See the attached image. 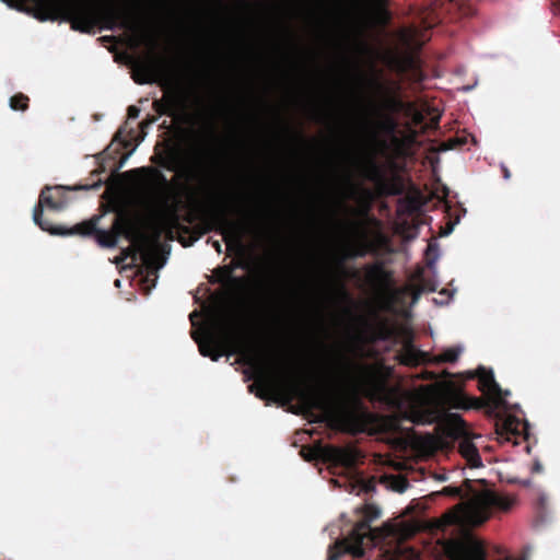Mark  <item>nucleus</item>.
<instances>
[{
    "label": "nucleus",
    "mask_w": 560,
    "mask_h": 560,
    "mask_svg": "<svg viewBox=\"0 0 560 560\" xmlns=\"http://www.w3.org/2000/svg\"><path fill=\"white\" fill-rule=\"evenodd\" d=\"M192 338L198 343L201 355L209 357L212 361H218L225 351L240 354L243 362L257 373L256 382L260 386L257 397L264 399L271 393L299 396L310 410L323 412L320 421L327 420L331 427L352 434L365 431L371 417L366 410L335 412L322 395L304 390L296 374L270 369L275 366V355L270 347L262 340L252 341L244 338L225 318H217L214 331L208 334L207 340L200 341L197 332H192Z\"/></svg>",
    "instance_id": "1"
},
{
    "label": "nucleus",
    "mask_w": 560,
    "mask_h": 560,
    "mask_svg": "<svg viewBox=\"0 0 560 560\" xmlns=\"http://www.w3.org/2000/svg\"><path fill=\"white\" fill-rule=\"evenodd\" d=\"M93 236L98 246L103 248H114L117 246L119 238L122 236L130 242V245L121 249V259L131 258L135 262L140 257L148 269H158L163 262L159 264V234L153 244L142 233L139 226L138 218L131 211L119 208L109 230L98 228L95 222V231L90 235Z\"/></svg>",
    "instance_id": "2"
},
{
    "label": "nucleus",
    "mask_w": 560,
    "mask_h": 560,
    "mask_svg": "<svg viewBox=\"0 0 560 560\" xmlns=\"http://www.w3.org/2000/svg\"><path fill=\"white\" fill-rule=\"evenodd\" d=\"M221 150L218 147V136L213 126L202 130H186L185 161L182 166L201 178L207 191L213 183L214 171L221 162Z\"/></svg>",
    "instance_id": "3"
},
{
    "label": "nucleus",
    "mask_w": 560,
    "mask_h": 560,
    "mask_svg": "<svg viewBox=\"0 0 560 560\" xmlns=\"http://www.w3.org/2000/svg\"><path fill=\"white\" fill-rule=\"evenodd\" d=\"M101 186V180L94 184L78 185L74 187L65 186H46L40 195L38 203L33 210V220L43 231L49 232L52 235H80L90 236L95 231V222L100 221V217H93L90 220L75 224L73 228L67 229L63 226H55L50 222L43 219V208L46 207L54 211H60L66 208L68 203L67 190H90L97 189Z\"/></svg>",
    "instance_id": "4"
},
{
    "label": "nucleus",
    "mask_w": 560,
    "mask_h": 560,
    "mask_svg": "<svg viewBox=\"0 0 560 560\" xmlns=\"http://www.w3.org/2000/svg\"><path fill=\"white\" fill-rule=\"evenodd\" d=\"M168 224L178 232V242L184 247L192 246L203 234L215 230L223 236L230 255L241 254L244 250L243 241L245 233L248 231L245 225L231 221L223 211L213 212L205 228H189L182 224L175 212L170 215Z\"/></svg>",
    "instance_id": "5"
},
{
    "label": "nucleus",
    "mask_w": 560,
    "mask_h": 560,
    "mask_svg": "<svg viewBox=\"0 0 560 560\" xmlns=\"http://www.w3.org/2000/svg\"><path fill=\"white\" fill-rule=\"evenodd\" d=\"M361 512L363 520L359 521L350 534L334 542L328 549L327 560H338L342 555L349 553L355 559L364 556L365 547H374L383 538L381 528H372L371 523L380 517L381 511L373 504H365Z\"/></svg>",
    "instance_id": "6"
},
{
    "label": "nucleus",
    "mask_w": 560,
    "mask_h": 560,
    "mask_svg": "<svg viewBox=\"0 0 560 560\" xmlns=\"http://www.w3.org/2000/svg\"><path fill=\"white\" fill-rule=\"evenodd\" d=\"M515 500L495 491L476 492L469 500L458 503L447 516L450 522L458 525L479 526L489 520L493 510L508 512Z\"/></svg>",
    "instance_id": "7"
},
{
    "label": "nucleus",
    "mask_w": 560,
    "mask_h": 560,
    "mask_svg": "<svg viewBox=\"0 0 560 560\" xmlns=\"http://www.w3.org/2000/svg\"><path fill=\"white\" fill-rule=\"evenodd\" d=\"M398 124L393 115L384 114L382 110L375 112V119H364L361 125L362 135L378 149H388L387 141L382 139V135L390 137L392 143L396 148L402 145V141L396 137Z\"/></svg>",
    "instance_id": "8"
},
{
    "label": "nucleus",
    "mask_w": 560,
    "mask_h": 560,
    "mask_svg": "<svg viewBox=\"0 0 560 560\" xmlns=\"http://www.w3.org/2000/svg\"><path fill=\"white\" fill-rule=\"evenodd\" d=\"M300 454L306 462L315 460L322 456L327 462L347 469L354 468L364 458L362 452L354 446L330 445L323 447L318 444L314 447H303Z\"/></svg>",
    "instance_id": "9"
},
{
    "label": "nucleus",
    "mask_w": 560,
    "mask_h": 560,
    "mask_svg": "<svg viewBox=\"0 0 560 560\" xmlns=\"http://www.w3.org/2000/svg\"><path fill=\"white\" fill-rule=\"evenodd\" d=\"M364 271L366 284L377 294L394 296L398 293L394 288V273L383 262L366 265Z\"/></svg>",
    "instance_id": "10"
},
{
    "label": "nucleus",
    "mask_w": 560,
    "mask_h": 560,
    "mask_svg": "<svg viewBox=\"0 0 560 560\" xmlns=\"http://www.w3.org/2000/svg\"><path fill=\"white\" fill-rule=\"evenodd\" d=\"M364 177L375 183L378 188L386 195L399 196L405 191V184L399 175L386 178L374 160H370L364 171Z\"/></svg>",
    "instance_id": "11"
},
{
    "label": "nucleus",
    "mask_w": 560,
    "mask_h": 560,
    "mask_svg": "<svg viewBox=\"0 0 560 560\" xmlns=\"http://www.w3.org/2000/svg\"><path fill=\"white\" fill-rule=\"evenodd\" d=\"M451 560H487L482 544L475 539L451 540L445 546Z\"/></svg>",
    "instance_id": "12"
},
{
    "label": "nucleus",
    "mask_w": 560,
    "mask_h": 560,
    "mask_svg": "<svg viewBox=\"0 0 560 560\" xmlns=\"http://www.w3.org/2000/svg\"><path fill=\"white\" fill-rule=\"evenodd\" d=\"M469 378L478 380V387L483 394L494 397L497 399H501V388L499 384L494 380L493 372L491 370L486 369L485 366H479L474 372H468Z\"/></svg>",
    "instance_id": "13"
},
{
    "label": "nucleus",
    "mask_w": 560,
    "mask_h": 560,
    "mask_svg": "<svg viewBox=\"0 0 560 560\" xmlns=\"http://www.w3.org/2000/svg\"><path fill=\"white\" fill-rule=\"evenodd\" d=\"M152 106L159 115L177 116L183 109V102L178 90H168L161 100H155Z\"/></svg>",
    "instance_id": "14"
},
{
    "label": "nucleus",
    "mask_w": 560,
    "mask_h": 560,
    "mask_svg": "<svg viewBox=\"0 0 560 560\" xmlns=\"http://www.w3.org/2000/svg\"><path fill=\"white\" fill-rule=\"evenodd\" d=\"M397 360L400 364L407 366H418L420 364L430 363V355L412 345L411 339L404 342L401 349L397 353Z\"/></svg>",
    "instance_id": "15"
},
{
    "label": "nucleus",
    "mask_w": 560,
    "mask_h": 560,
    "mask_svg": "<svg viewBox=\"0 0 560 560\" xmlns=\"http://www.w3.org/2000/svg\"><path fill=\"white\" fill-rule=\"evenodd\" d=\"M521 421L515 416H508L495 423V433L501 441L510 442L521 435Z\"/></svg>",
    "instance_id": "16"
},
{
    "label": "nucleus",
    "mask_w": 560,
    "mask_h": 560,
    "mask_svg": "<svg viewBox=\"0 0 560 560\" xmlns=\"http://www.w3.org/2000/svg\"><path fill=\"white\" fill-rule=\"evenodd\" d=\"M140 69L147 74V79L137 80L138 83H152L163 79L166 81V72L162 61L155 57L141 62Z\"/></svg>",
    "instance_id": "17"
},
{
    "label": "nucleus",
    "mask_w": 560,
    "mask_h": 560,
    "mask_svg": "<svg viewBox=\"0 0 560 560\" xmlns=\"http://www.w3.org/2000/svg\"><path fill=\"white\" fill-rule=\"evenodd\" d=\"M376 86L385 94V98L383 101L384 114L393 115L394 113H398L402 109L404 103L397 94V91L399 90L398 85L396 86V91H390L380 82H376Z\"/></svg>",
    "instance_id": "18"
},
{
    "label": "nucleus",
    "mask_w": 560,
    "mask_h": 560,
    "mask_svg": "<svg viewBox=\"0 0 560 560\" xmlns=\"http://www.w3.org/2000/svg\"><path fill=\"white\" fill-rule=\"evenodd\" d=\"M458 451L467 460L470 468H479L482 466L479 451L471 440L463 439L458 444Z\"/></svg>",
    "instance_id": "19"
},
{
    "label": "nucleus",
    "mask_w": 560,
    "mask_h": 560,
    "mask_svg": "<svg viewBox=\"0 0 560 560\" xmlns=\"http://www.w3.org/2000/svg\"><path fill=\"white\" fill-rule=\"evenodd\" d=\"M447 405L452 409L468 410L471 408H480L481 402L478 398H471L460 392L451 393L447 398Z\"/></svg>",
    "instance_id": "20"
},
{
    "label": "nucleus",
    "mask_w": 560,
    "mask_h": 560,
    "mask_svg": "<svg viewBox=\"0 0 560 560\" xmlns=\"http://www.w3.org/2000/svg\"><path fill=\"white\" fill-rule=\"evenodd\" d=\"M462 350L463 349L460 347L447 348L439 355L430 358V363H433V364L454 363L458 360V358L462 353Z\"/></svg>",
    "instance_id": "21"
},
{
    "label": "nucleus",
    "mask_w": 560,
    "mask_h": 560,
    "mask_svg": "<svg viewBox=\"0 0 560 560\" xmlns=\"http://www.w3.org/2000/svg\"><path fill=\"white\" fill-rule=\"evenodd\" d=\"M235 266L228 265L217 269L215 276L218 277V281L220 283L232 282L234 284H240L242 282L241 278L233 277Z\"/></svg>",
    "instance_id": "22"
},
{
    "label": "nucleus",
    "mask_w": 560,
    "mask_h": 560,
    "mask_svg": "<svg viewBox=\"0 0 560 560\" xmlns=\"http://www.w3.org/2000/svg\"><path fill=\"white\" fill-rule=\"evenodd\" d=\"M30 98L23 93H16L9 100V106L12 110L25 112L28 108Z\"/></svg>",
    "instance_id": "23"
},
{
    "label": "nucleus",
    "mask_w": 560,
    "mask_h": 560,
    "mask_svg": "<svg viewBox=\"0 0 560 560\" xmlns=\"http://www.w3.org/2000/svg\"><path fill=\"white\" fill-rule=\"evenodd\" d=\"M346 185H347V188H348V196L350 198H354L357 196V194H361L365 197H370L371 196V192L370 190L365 189V188H362L360 187L359 185L354 184L350 177H347L346 178Z\"/></svg>",
    "instance_id": "24"
},
{
    "label": "nucleus",
    "mask_w": 560,
    "mask_h": 560,
    "mask_svg": "<svg viewBox=\"0 0 560 560\" xmlns=\"http://www.w3.org/2000/svg\"><path fill=\"white\" fill-rule=\"evenodd\" d=\"M287 301L291 306H298L302 302V292L301 290H298L296 288L291 289L288 295Z\"/></svg>",
    "instance_id": "25"
},
{
    "label": "nucleus",
    "mask_w": 560,
    "mask_h": 560,
    "mask_svg": "<svg viewBox=\"0 0 560 560\" xmlns=\"http://www.w3.org/2000/svg\"><path fill=\"white\" fill-rule=\"evenodd\" d=\"M446 420H447L450 423H452V424H454V425H456V427H458V428H462V429H464V428H465V421H464V420H463V418H462L459 415H457V413H451V412H450V413H447V415H446Z\"/></svg>",
    "instance_id": "26"
},
{
    "label": "nucleus",
    "mask_w": 560,
    "mask_h": 560,
    "mask_svg": "<svg viewBox=\"0 0 560 560\" xmlns=\"http://www.w3.org/2000/svg\"><path fill=\"white\" fill-rule=\"evenodd\" d=\"M154 172V176H155V179L159 184H161L164 188H168L170 187V183L167 180V178L165 177V175L158 171V170H153Z\"/></svg>",
    "instance_id": "27"
},
{
    "label": "nucleus",
    "mask_w": 560,
    "mask_h": 560,
    "mask_svg": "<svg viewBox=\"0 0 560 560\" xmlns=\"http://www.w3.org/2000/svg\"><path fill=\"white\" fill-rule=\"evenodd\" d=\"M140 108L136 105H130L127 109V116L129 119H136L139 117Z\"/></svg>",
    "instance_id": "28"
},
{
    "label": "nucleus",
    "mask_w": 560,
    "mask_h": 560,
    "mask_svg": "<svg viewBox=\"0 0 560 560\" xmlns=\"http://www.w3.org/2000/svg\"><path fill=\"white\" fill-rule=\"evenodd\" d=\"M443 492L445 494H450L453 497H460L462 495V489L459 487H445L443 489Z\"/></svg>",
    "instance_id": "29"
},
{
    "label": "nucleus",
    "mask_w": 560,
    "mask_h": 560,
    "mask_svg": "<svg viewBox=\"0 0 560 560\" xmlns=\"http://www.w3.org/2000/svg\"><path fill=\"white\" fill-rule=\"evenodd\" d=\"M460 144H462V141H459L458 139H450L443 145H444V150H452V149L457 148Z\"/></svg>",
    "instance_id": "30"
},
{
    "label": "nucleus",
    "mask_w": 560,
    "mask_h": 560,
    "mask_svg": "<svg viewBox=\"0 0 560 560\" xmlns=\"http://www.w3.org/2000/svg\"><path fill=\"white\" fill-rule=\"evenodd\" d=\"M394 335V331L388 327H383L381 338L384 340L389 339Z\"/></svg>",
    "instance_id": "31"
},
{
    "label": "nucleus",
    "mask_w": 560,
    "mask_h": 560,
    "mask_svg": "<svg viewBox=\"0 0 560 560\" xmlns=\"http://www.w3.org/2000/svg\"><path fill=\"white\" fill-rule=\"evenodd\" d=\"M156 120V117L148 118L141 122V128L144 129L145 127H149L150 125L154 124Z\"/></svg>",
    "instance_id": "32"
},
{
    "label": "nucleus",
    "mask_w": 560,
    "mask_h": 560,
    "mask_svg": "<svg viewBox=\"0 0 560 560\" xmlns=\"http://www.w3.org/2000/svg\"><path fill=\"white\" fill-rule=\"evenodd\" d=\"M156 120V117L148 118L141 122V128L144 129L145 127H149L150 125L154 124Z\"/></svg>",
    "instance_id": "33"
},
{
    "label": "nucleus",
    "mask_w": 560,
    "mask_h": 560,
    "mask_svg": "<svg viewBox=\"0 0 560 560\" xmlns=\"http://www.w3.org/2000/svg\"><path fill=\"white\" fill-rule=\"evenodd\" d=\"M386 1L387 0H374L377 8L381 9V11H383L385 14H387V11L384 9Z\"/></svg>",
    "instance_id": "34"
},
{
    "label": "nucleus",
    "mask_w": 560,
    "mask_h": 560,
    "mask_svg": "<svg viewBox=\"0 0 560 560\" xmlns=\"http://www.w3.org/2000/svg\"><path fill=\"white\" fill-rule=\"evenodd\" d=\"M196 218L194 214L191 213H187L185 217H184V221L188 224H192L195 222Z\"/></svg>",
    "instance_id": "35"
},
{
    "label": "nucleus",
    "mask_w": 560,
    "mask_h": 560,
    "mask_svg": "<svg viewBox=\"0 0 560 560\" xmlns=\"http://www.w3.org/2000/svg\"><path fill=\"white\" fill-rule=\"evenodd\" d=\"M212 246H213V248L215 249V252L218 254H221L223 252L222 245H221V243L219 241H213L212 242Z\"/></svg>",
    "instance_id": "36"
},
{
    "label": "nucleus",
    "mask_w": 560,
    "mask_h": 560,
    "mask_svg": "<svg viewBox=\"0 0 560 560\" xmlns=\"http://www.w3.org/2000/svg\"><path fill=\"white\" fill-rule=\"evenodd\" d=\"M407 209H408L410 212H412V211H415V210H416V205H415L413 200H408V201H407Z\"/></svg>",
    "instance_id": "37"
},
{
    "label": "nucleus",
    "mask_w": 560,
    "mask_h": 560,
    "mask_svg": "<svg viewBox=\"0 0 560 560\" xmlns=\"http://www.w3.org/2000/svg\"><path fill=\"white\" fill-rule=\"evenodd\" d=\"M165 167L168 171H176V170H178V164L174 162V163H170V164L165 165Z\"/></svg>",
    "instance_id": "38"
},
{
    "label": "nucleus",
    "mask_w": 560,
    "mask_h": 560,
    "mask_svg": "<svg viewBox=\"0 0 560 560\" xmlns=\"http://www.w3.org/2000/svg\"><path fill=\"white\" fill-rule=\"evenodd\" d=\"M425 380H435V374L433 372H427L424 375Z\"/></svg>",
    "instance_id": "39"
},
{
    "label": "nucleus",
    "mask_w": 560,
    "mask_h": 560,
    "mask_svg": "<svg viewBox=\"0 0 560 560\" xmlns=\"http://www.w3.org/2000/svg\"><path fill=\"white\" fill-rule=\"evenodd\" d=\"M503 176L504 178H510V171L506 167H503Z\"/></svg>",
    "instance_id": "40"
},
{
    "label": "nucleus",
    "mask_w": 560,
    "mask_h": 560,
    "mask_svg": "<svg viewBox=\"0 0 560 560\" xmlns=\"http://www.w3.org/2000/svg\"><path fill=\"white\" fill-rule=\"evenodd\" d=\"M433 25L434 24L432 22H424V27L425 28H431V27H433Z\"/></svg>",
    "instance_id": "41"
},
{
    "label": "nucleus",
    "mask_w": 560,
    "mask_h": 560,
    "mask_svg": "<svg viewBox=\"0 0 560 560\" xmlns=\"http://www.w3.org/2000/svg\"><path fill=\"white\" fill-rule=\"evenodd\" d=\"M553 4L557 7L558 11L560 12V0H555Z\"/></svg>",
    "instance_id": "42"
},
{
    "label": "nucleus",
    "mask_w": 560,
    "mask_h": 560,
    "mask_svg": "<svg viewBox=\"0 0 560 560\" xmlns=\"http://www.w3.org/2000/svg\"><path fill=\"white\" fill-rule=\"evenodd\" d=\"M465 486H466V487H469V486H470V480H469V479H466V480H465Z\"/></svg>",
    "instance_id": "43"
},
{
    "label": "nucleus",
    "mask_w": 560,
    "mask_h": 560,
    "mask_svg": "<svg viewBox=\"0 0 560 560\" xmlns=\"http://www.w3.org/2000/svg\"><path fill=\"white\" fill-rule=\"evenodd\" d=\"M173 237H174V236H173V232H172V231H170V232H168V238L173 240Z\"/></svg>",
    "instance_id": "44"
},
{
    "label": "nucleus",
    "mask_w": 560,
    "mask_h": 560,
    "mask_svg": "<svg viewBox=\"0 0 560 560\" xmlns=\"http://www.w3.org/2000/svg\"><path fill=\"white\" fill-rule=\"evenodd\" d=\"M354 255H355V256H363V255H364V253H363V252H358V253H355Z\"/></svg>",
    "instance_id": "45"
},
{
    "label": "nucleus",
    "mask_w": 560,
    "mask_h": 560,
    "mask_svg": "<svg viewBox=\"0 0 560 560\" xmlns=\"http://www.w3.org/2000/svg\"><path fill=\"white\" fill-rule=\"evenodd\" d=\"M254 387H255V384H252V385L248 386L250 392H253Z\"/></svg>",
    "instance_id": "46"
},
{
    "label": "nucleus",
    "mask_w": 560,
    "mask_h": 560,
    "mask_svg": "<svg viewBox=\"0 0 560 560\" xmlns=\"http://www.w3.org/2000/svg\"><path fill=\"white\" fill-rule=\"evenodd\" d=\"M196 315H197V313H196V312L191 313V314H190V320H192V317H194V316H196Z\"/></svg>",
    "instance_id": "47"
},
{
    "label": "nucleus",
    "mask_w": 560,
    "mask_h": 560,
    "mask_svg": "<svg viewBox=\"0 0 560 560\" xmlns=\"http://www.w3.org/2000/svg\"><path fill=\"white\" fill-rule=\"evenodd\" d=\"M536 470H540V466L538 464L536 465Z\"/></svg>",
    "instance_id": "48"
}]
</instances>
